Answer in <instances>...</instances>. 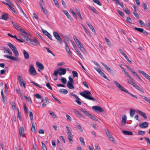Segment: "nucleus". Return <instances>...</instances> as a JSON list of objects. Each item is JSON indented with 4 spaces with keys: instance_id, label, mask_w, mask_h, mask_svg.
<instances>
[{
    "instance_id": "51",
    "label": "nucleus",
    "mask_w": 150,
    "mask_h": 150,
    "mask_svg": "<svg viewBox=\"0 0 150 150\" xmlns=\"http://www.w3.org/2000/svg\"><path fill=\"white\" fill-rule=\"evenodd\" d=\"M79 140L80 142L82 143L83 145H85V143L83 138L82 137H81L79 138Z\"/></svg>"
},
{
    "instance_id": "11",
    "label": "nucleus",
    "mask_w": 150,
    "mask_h": 150,
    "mask_svg": "<svg viewBox=\"0 0 150 150\" xmlns=\"http://www.w3.org/2000/svg\"><path fill=\"white\" fill-rule=\"evenodd\" d=\"M58 70L59 71V74L60 76L65 74L66 73V70L64 68H60L58 69Z\"/></svg>"
},
{
    "instance_id": "12",
    "label": "nucleus",
    "mask_w": 150,
    "mask_h": 150,
    "mask_svg": "<svg viewBox=\"0 0 150 150\" xmlns=\"http://www.w3.org/2000/svg\"><path fill=\"white\" fill-rule=\"evenodd\" d=\"M148 123L146 122H143L139 125L140 127L144 128L147 127L148 126Z\"/></svg>"
},
{
    "instance_id": "59",
    "label": "nucleus",
    "mask_w": 150,
    "mask_h": 150,
    "mask_svg": "<svg viewBox=\"0 0 150 150\" xmlns=\"http://www.w3.org/2000/svg\"><path fill=\"white\" fill-rule=\"evenodd\" d=\"M31 83H33L34 84L35 86H37L40 88H42V87L40 86L37 83L34 82L33 81H31L30 82Z\"/></svg>"
},
{
    "instance_id": "14",
    "label": "nucleus",
    "mask_w": 150,
    "mask_h": 150,
    "mask_svg": "<svg viewBox=\"0 0 150 150\" xmlns=\"http://www.w3.org/2000/svg\"><path fill=\"white\" fill-rule=\"evenodd\" d=\"M24 131V129L23 127H20L19 129V133L21 137H23Z\"/></svg>"
},
{
    "instance_id": "46",
    "label": "nucleus",
    "mask_w": 150,
    "mask_h": 150,
    "mask_svg": "<svg viewBox=\"0 0 150 150\" xmlns=\"http://www.w3.org/2000/svg\"><path fill=\"white\" fill-rule=\"evenodd\" d=\"M70 11H71V13L73 15V16L75 17V18L76 19H77V17L76 14L75 13L74 11L73 10L71 9Z\"/></svg>"
},
{
    "instance_id": "9",
    "label": "nucleus",
    "mask_w": 150,
    "mask_h": 150,
    "mask_svg": "<svg viewBox=\"0 0 150 150\" xmlns=\"http://www.w3.org/2000/svg\"><path fill=\"white\" fill-rule=\"evenodd\" d=\"M114 83L116 85L117 87L120 90L124 91V92H126L127 90L125 89L124 87L122 86L121 85H120L118 82H117L116 81H114Z\"/></svg>"
},
{
    "instance_id": "33",
    "label": "nucleus",
    "mask_w": 150,
    "mask_h": 150,
    "mask_svg": "<svg viewBox=\"0 0 150 150\" xmlns=\"http://www.w3.org/2000/svg\"><path fill=\"white\" fill-rule=\"evenodd\" d=\"M23 34H20L21 36H20V38H21L22 40H21L20 39L17 38V37H16V38L15 39L18 42H24V41L23 40V39L22 38V37H23V38H24L23 36H22ZM19 35H20V34H19Z\"/></svg>"
},
{
    "instance_id": "44",
    "label": "nucleus",
    "mask_w": 150,
    "mask_h": 150,
    "mask_svg": "<svg viewBox=\"0 0 150 150\" xmlns=\"http://www.w3.org/2000/svg\"><path fill=\"white\" fill-rule=\"evenodd\" d=\"M44 48L46 49L47 50V52H48L51 53L53 56H55V55L52 53V51L49 50V48L46 47H44Z\"/></svg>"
},
{
    "instance_id": "13",
    "label": "nucleus",
    "mask_w": 150,
    "mask_h": 150,
    "mask_svg": "<svg viewBox=\"0 0 150 150\" xmlns=\"http://www.w3.org/2000/svg\"><path fill=\"white\" fill-rule=\"evenodd\" d=\"M65 43L66 44L65 49L66 50V51L68 52V55L70 57H71L72 54H71V52L70 51V49L69 46H68L67 43L66 42H65Z\"/></svg>"
},
{
    "instance_id": "52",
    "label": "nucleus",
    "mask_w": 150,
    "mask_h": 150,
    "mask_svg": "<svg viewBox=\"0 0 150 150\" xmlns=\"http://www.w3.org/2000/svg\"><path fill=\"white\" fill-rule=\"evenodd\" d=\"M117 11L119 13V14L122 17H123L124 16V13L122 12L121 11H120L118 9L117 10Z\"/></svg>"
},
{
    "instance_id": "34",
    "label": "nucleus",
    "mask_w": 150,
    "mask_h": 150,
    "mask_svg": "<svg viewBox=\"0 0 150 150\" xmlns=\"http://www.w3.org/2000/svg\"><path fill=\"white\" fill-rule=\"evenodd\" d=\"M107 137L110 140L112 141L113 142H114L115 141V140L114 139L112 135L110 134L109 135H108Z\"/></svg>"
},
{
    "instance_id": "4",
    "label": "nucleus",
    "mask_w": 150,
    "mask_h": 150,
    "mask_svg": "<svg viewBox=\"0 0 150 150\" xmlns=\"http://www.w3.org/2000/svg\"><path fill=\"white\" fill-rule=\"evenodd\" d=\"M8 45L12 50L15 56L16 57H18L19 56V53L16 47L10 43H8Z\"/></svg>"
},
{
    "instance_id": "54",
    "label": "nucleus",
    "mask_w": 150,
    "mask_h": 150,
    "mask_svg": "<svg viewBox=\"0 0 150 150\" xmlns=\"http://www.w3.org/2000/svg\"><path fill=\"white\" fill-rule=\"evenodd\" d=\"M144 139H146L147 144L150 145V140L149 138L144 137Z\"/></svg>"
},
{
    "instance_id": "6",
    "label": "nucleus",
    "mask_w": 150,
    "mask_h": 150,
    "mask_svg": "<svg viewBox=\"0 0 150 150\" xmlns=\"http://www.w3.org/2000/svg\"><path fill=\"white\" fill-rule=\"evenodd\" d=\"M53 34L55 38L57 40V41L60 43H62L63 41L61 38L58 33L54 31L53 32Z\"/></svg>"
},
{
    "instance_id": "56",
    "label": "nucleus",
    "mask_w": 150,
    "mask_h": 150,
    "mask_svg": "<svg viewBox=\"0 0 150 150\" xmlns=\"http://www.w3.org/2000/svg\"><path fill=\"white\" fill-rule=\"evenodd\" d=\"M76 127L77 129L79 130V131L81 132H83V130L81 125H76Z\"/></svg>"
},
{
    "instance_id": "25",
    "label": "nucleus",
    "mask_w": 150,
    "mask_h": 150,
    "mask_svg": "<svg viewBox=\"0 0 150 150\" xmlns=\"http://www.w3.org/2000/svg\"><path fill=\"white\" fill-rule=\"evenodd\" d=\"M75 51H76V52L78 54V56L81 59H82L83 57V55L81 54L79 50V49H78V48L75 49Z\"/></svg>"
},
{
    "instance_id": "39",
    "label": "nucleus",
    "mask_w": 150,
    "mask_h": 150,
    "mask_svg": "<svg viewBox=\"0 0 150 150\" xmlns=\"http://www.w3.org/2000/svg\"><path fill=\"white\" fill-rule=\"evenodd\" d=\"M105 40L106 42L107 43V44L110 47H111V42L107 38H105Z\"/></svg>"
},
{
    "instance_id": "19",
    "label": "nucleus",
    "mask_w": 150,
    "mask_h": 150,
    "mask_svg": "<svg viewBox=\"0 0 150 150\" xmlns=\"http://www.w3.org/2000/svg\"><path fill=\"white\" fill-rule=\"evenodd\" d=\"M12 24L13 26L17 30H18V29L20 28V26L17 23L12 22Z\"/></svg>"
},
{
    "instance_id": "29",
    "label": "nucleus",
    "mask_w": 150,
    "mask_h": 150,
    "mask_svg": "<svg viewBox=\"0 0 150 150\" xmlns=\"http://www.w3.org/2000/svg\"><path fill=\"white\" fill-rule=\"evenodd\" d=\"M59 92L60 93H63L65 94H67L68 93V91L66 89H61L59 90Z\"/></svg>"
},
{
    "instance_id": "16",
    "label": "nucleus",
    "mask_w": 150,
    "mask_h": 150,
    "mask_svg": "<svg viewBox=\"0 0 150 150\" xmlns=\"http://www.w3.org/2000/svg\"><path fill=\"white\" fill-rule=\"evenodd\" d=\"M122 132L125 135H132L133 133L131 131H128L125 130H122Z\"/></svg>"
},
{
    "instance_id": "47",
    "label": "nucleus",
    "mask_w": 150,
    "mask_h": 150,
    "mask_svg": "<svg viewBox=\"0 0 150 150\" xmlns=\"http://www.w3.org/2000/svg\"><path fill=\"white\" fill-rule=\"evenodd\" d=\"M126 67L127 69L131 72L132 73H133L135 71L134 70H133L132 68H131L129 66L126 65Z\"/></svg>"
},
{
    "instance_id": "38",
    "label": "nucleus",
    "mask_w": 150,
    "mask_h": 150,
    "mask_svg": "<svg viewBox=\"0 0 150 150\" xmlns=\"http://www.w3.org/2000/svg\"><path fill=\"white\" fill-rule=\"evenodd\" d=\"M6 4L8 5L10 9L13 11L15 13H17V12L15 10L14 8L12 7L9 4H8L6 3Z\"/></svg>"
},
{
    "instance_id": "53",
    "label": "nucleus",
    "mask_w": 150,
    "mask_h": 150,
    "mask_svg": "<svg viewBox=\"0 0 150 150\" xmlns=\"http://www.w3.org/2000/svg\"><path fill=\"white\" fill-rule=\"evenodd\" d=\"M93 2L97 4L99 6H101L102 4L99 1V0H92Z\"/></svg>"
},
{
    "instance_id": "40",
    "label": "nucleus",
    "mask_w": 150,
    "mask_h": 150,
    "mask_svg": "<svg viewBox=\"0 0 150 150\" xmlns=\"http://www.w3.org/2000/svg\"><path fill=\"white\" fill-rule=\"evenodd\" d=\"M32 127H31V130L33 132H35V124L34 123V122H32Z\"/></svg>"
},
{
    "instance_id": "35",
    "label": "nucleus",
    "mask_w": 150,
    "mask_h": 150,
    "mask_svg": "<svg viewBox=\"0 0 150 150\" xmlns=\"http://www.w3.org/2000/svg\"><path fill=\"white\" fill-rule=\"evenodd\" d=\"M140 96L143 99H144L145 100L150 104V99H149L148 98L145 96L142 95H140Z\"/></svg>"
},
{
    "instance_id": "36",
    "label": "nucleus",
    "mask_w": 150,
    "mask_h": 150,
    "mask_svg": "<svg viewBox=\"0 0 150 150\" xmlns=\"http://www.w3.org/2000/svg\"><path fill=\"white\" fill-rule=\"evenodd\" d=\"M1 100L4 103L5 102V97L4 94L3 90L2 89L1 91Z\"/></svg>"
},
{
    "instance_id": "20",
    "label": "nucleus",
    "mask_w": 150,
    "mask_h": 150,
    "mask_svg": "<svg viewBox=\"0 0 150 150\" xmlns=\"http://www.w3.org/2000/svg\"><path fill=\"white\" fill-rule=\"evenodd\" d=\"M74 111L75 113L79 116L82 117L83 118H84V116L81 114L80 113H79V111L77 110H76L74 109Z\"/></svg>"
},
{
    "instance_id": "49",
    "label": "nucleus",
    "mask_w": 150,
    "mask_h": 150,
    "mask_svg": "<svg viewBox=\"0 0 150 150\" xmlns=\"http://www.w3.org/2000/svg\"><path fill=\"white\" fill-rule=\"evenodd\" d=\"M76 13L78 15V16H79L80 18L81 19V20H82L83 19V18L81 16L80 13V11L79 10H77L76 11Z\"/></svg>"
},
{
    "instance_id": "60",
    "label": "nucleus",
    "mask_w": 150,
    "mask_h": 150,
    "mask_svg": "<svg viewBox=\"0 0 150 150\" xmlns=\"http://www.w3.org/2000/svg\"><path fill=\"white\" fill-rule=\"evenodd\" d=\"M138 134L140 135H143L145 134V132L143 131H139L138 132Z\"/></svg>"
},
{
    "instance_id": "8",
    "label": "nucleus",
    "mask_w": 150,
    "mask_h": 150,
    "mask_svg": "<svg viewBox=\"0 0 150 150\" xmlns=\"http://www.w3.org/2000/svg\"><path fill=\"white\" fill-rule=\"evenodd\" d=\"M92 108L96 112L98 111L100 112H104V110L100 106H93L92 107Z\"/></svg>"
},
{
    "instance_id": "15",
    "label": "nucleus",
    "mask_w": 150,
    "mask_h": 150,
    "mask_svg": "<svg viewBox=\"0 0 150 150\" xmlns=\"http://www.w3.org/2000/svg\"><path fill=\"white\" fill-rule=\"evenodd\" d=\"M137 113L144 117L145 119H147V116H146V114L145 113L138 110H137Z\"/></svg>"
},
{
    "instance_id": "30",
    "label": "nucleus",
    "mask_w": 150,
    "mask_h": 150,
    "mask_svg": "<svg viewBox=\"0 0 150 150\" xmlns=\"http://www.w3.org/2000/svg\"><path fill=\"white\" fill-rule=\"evenodd\" d=\"M134 29L140 33H142L143 32V30H144V29L143 28H137L136 27H134Z\"/></svg>"
},
{
    "instance_id": "41",
    "label": "nucleus",
    "mask_w": 150,
    "mask_h": 150,
    "mask_svg": "<svg viewBox=\"0 0 150 150\" xmlns=\"http://www.w3.org/2000/svg\"><path fill=\"white\" fill-rule=\"evenodd\" d=\"M24 97L25 98L26 100L29 103L31 104L32 103L31 100L30 98L25 96H24Z\"/></svg>"
},
{
    "instance_id": "48",
    "label": "nucleus",
    "mask_w": 150,
    "mask_h": 150,
    "mask_svg": "<svg viewBox=\"0 0 150 150\" xmlns=\"http://www.w3.org/2000/svg\"><path fill=\"white\" fill-rule=\"evenodd\" d=\"M72 73L73 75V76L74 77H77L78 76V74L76 71H72Z\"/></svg>"
},
{
    "instance_id": "24",
    "label": "nucleus",
    "mask_w": 150,
    "mask_h": 150,
    "mask_svg": "<svg viewBox=\"0 0 150 150\" xmlns=\"http://www.w3.org/2000/svg\"><path fill=\"white\" fill-rule=\"evenodd\" d=\"M63 13L66 15L67 17L69 19L71 20V16L68 13L67 11L66 10H64L63 11Z\"/></svg>"
},
{
    "instance_id": "7",
    "label": "nucleus",
    "mask_w": 150,
    "mask_h": 150,
    "mask_svg": "<svg viewBox=\"0 0 150 150\" xmlns=\"http://www.w3.org/2000/svg\"><path fill=\"white\" fill-rule=\"evenodd\" d=\"M4 57H5L9 59L12 60H13L19 62L20 61V59L18 57H14L13 56H11V55H4Z\"/></svg>"
},
{
    "instance_id": "23",
    "label": "nucleus",
    "mask_w": 150,
    "mask_h": 150,
    "mask_svg": "<svg viewBox=\"0 0 150 150\" xmlns=\"http://www.w3.org/2000/svg\"><path fill=\"white\" fill-rule=\"evenodd\" d=\"M127 121V117L126 115H123L122 116V120L121 121V122L122 123H124V125L125 124L126 122Z\"/></svg>"
},
{
    "instance_id": "1",
    "label": "nucleus",
    "mask_w": 150,
    "mask_h": 150,
    "mask_svg": "<svg viewBox=\"0 0 150 150\" xmlns=\"http://www.w3.org/2000/svg\"><path fill=\"white\" fill-rule=\"evenodd\" d=\"M79 94L81 96L86 99L93 101H96L95 99L91 96V92L89 91H83V92H80Z\"/></svg>"
},
{
    "instance_id": "2",
    "label": "nucleus",
    "mask_w": 150,
    "mask_h": 150,
    "mask_svg": "<svg viewBox=\"0 0 150 150\" xmlns=\"http://www.w3.org/2000/svg\"><path fill=\"white\" fill-rule=\"evenodd\" d=\"M22 36H23L24 38L27 41H29L30 42V43L32 45L37 46L40 45L39 42L36 38H34L33 39H32L29 38L28 36L24 34H23Z\"/></svg>"
},
{
    "instance_id": "45",
    "label": "nucleus",
    "mask_w": 150,
    "mask_h": 150,
    "mask_svg": "<svg viewBox=\"0 0 150 150\" xmlns=\"http://www.w3.org/2000/svg\"><path fill=\"white\" fill-rule=\"evenodd\" d=\"M108 72L110 73L113 75H114V71L112 69H111L110 68L107 70Z\"/></svg>"
},
{
    "instance_id": "26",
    "label": "nucleus",
    "mask_w": 150,
    "mask_h": 150,
    "mask_svg": "<svg viewBox=\"0 0 150 150\" xmlns=\"http://www.w3.org/2000/svg\"><path fill=\"white\" fill-rule=\"evenodd\" d=\"M8 18V14L7 13L4 14L2 15V17H1V19H2L4 20H6Z\"/></svg>"
},
{
    "instance_id": "31",
    "label": "nucleus",
    "mask_w": 150,
    "mask_h": 150,
    "mask_svg": "<svg viewBox=\"0 0 150 150\" xmlns=\"http://www.w3.org/2000/svg\"><path fill=\"white\" fill-rule=\"evenodd\" d=\"M135 111L132 109H130V115L131 117H133L135 114Z\"/></svg>"
},
{
    "instance_id": "50",
    "label": "nucleus",
    "mask_w": 150,
    "mask_h": 150,
    "mask_svg": "<svg viewBox=\"0 0 150 150\" xmlns=\"http://www.w3.org/2000/svg\"><path fill=\"white\" fill-rule=\"evenodd\" d=\"M38 36L39 38L41 39L44 43L46 44H49L48 43H47L46 41L40 35L38 34Z\"/></svg>"
},
{
    "instance_id": "43",
    "label": "nucleus",
    "mask_w": 150,
    "mask_h": 150,
    "mask_svg": "<svg viewBox=\"0 0 150 150\" xmlns=\"http://www.w3.org/2000/svg\"><path fill=\"white\" fill-rule=\"evenodd\" d=\"M60 80L64 84H65L67 83V79L63 77H61Z\"/></svg>"
},
{
    "instance_id": "5",
    "label": "nucleus",
    "mask_w": 150,
    "mask_h": 150,
    "mask_svg": "<svg viewBox=\"0 0 150 150\" xmlns=\"http://www.w3.org/2000/svg\"><path fill=\"white\" fill-rule=\"evenodd\" d=\"M29 71L31 75L33 76H35L36 75L37 72L33 65H30Z\"/></svg>"
},
{
    "instance_id": "27",
    "label": "nucleus",
    "mask_w": 150,
    "mask_h": 150,
    "mask_svg": "<svg viewBox=\"0 0 150 150\" xmlns=\"http://www.w3.org/2000/svg\"><path fill=\"white\" fill-rule=\"evenodd\" d=\"M99 74L105 79L108 80V81H110V79H108L103 72L101 71L100 72Z\"/></svg>"
},
{
    "instance_id": "37",
    "label": "nucleus",
    "mask_w": 150,
    "mask_h": 150,
    "mask_svg": "<svg viewBox=\"0 0 150 150\" xmlns=\"http://www.w3.org/2000/svg\"><path fill=\"white\" fill-rule=\"evenodd\" d=\"M18 79L20 85H21V82H22L23 81L22 76H19Z\"/></svg>"
},
{
    "instance_id": "28",
    "label": "nucleus",
    "mask_w": 150,
    "mask_h": 150,
    "mask_svg": "<svg viewBox=\"0 0 150 150\" xmlns=\"http://www.w3.org/2000/svg\"><path fill=\"white\" fill-rule=\"evenodd\" d=\"M130 79V80L127 79V80L129 83L132 85L133 86L134 85V83L133 82V81L134 80V79L132 77V79L129 78Z\"/></svg>"
},
{
    "instance_id": "58",
    "label": "nucleus",
    "mask_w": 150,
    "mask_h": 150,
    "mask_svg": "<svg viewBox=\"0 0 150 150\" xmlns=\"http://www.w3.org/2000/svg\"><path fill=\"white\" fill-rule=\"evenodd\" d=\"M29 116L30 120L32 121L33 120V113L31 112H29Z\"/></svg>"
},
{
    "instance_id": "57",
    "label": "nucleus",
    "mask_w": 150,
    "mask_h": 150,
    "mask_svg": "<svg viewBox=\"0 0 150 150\" xmlns=\"http://www.w3.org/2000/svg\"><path fill=\"white\" fill-rule=\"evenodd\" d=\"M124 74L128 78H131L132 79V77L129 75L127 71H125L124 72Z\"/></svg>"
},
{
    "instance_id": "55",
    "label": "nucleus",
    "mask_w": 150,
    "mask_h": 150,
    "mask_svg": "<svg viewBox=\"0 0 150 150\" xmlns=\"http://www.w3.org/2000/svg\"><path fill=\"white\" fill-rule=\"evenodd\" d=\"M42 148L43 150H47V148L45 145L42 142Z\"/></svg>"
},
{
    "instance_id": "62",
    "label": "nucleus",
    "mask_w": 150,
    "mask_h": 150,
    "mask_svg": "<svg viewBox=\"0 0 150 150\" xmlns=\"http://www.w3.org/2000/svg\"><path fill=\"white\" fill-rule=\"evenodd\" d=\"M18 8L20 10V12L22 13L24 16H26V15L25 14V13L23 9L20 6H18Z\"/></svg>"
},
{
    "instance_id": "18",
    "label": "nucleus",
    "mask_w": 150,
    "mask_h": 150,
    "mask_svg": "<svg viewBox=\"0 0 150 150\" xmlns=\"http://www.w3.org/2000/svg\"><path fill=\"white\" fill-rule=\"evenodd\" d=\"M23 53L25 58L26 59H28L29 58V55L28 53L24 50H23Z\"/></svg>"
},
{
    "instance_id": "42",
    "label": "nucleus",
    "mask_w": 150,
    "mask_h": 150,
    "mask_svg": "<svg viewBox=\"0 0 150 150\" xmlns=\"http://www.w3.org/2000/svg\"><path fill=\"white\" fill-rule=\"evenodd\" d=\"M133 74L135 76H137V77L138 79L140 81H142V79H141L139 77V76L138 75L137 73L135 72V71H134L133 73Z\"/></svg>"
},
{
    "instance_id": "63",
    "label": "nucleus",
    "mask_w": 150,
    "mask_h": 150,
    "mask_svg": "<svg viewBox=\"0 0 150 150\" xmlns=\"http://www.w3.org/2000/svg\"><path fill=\"white\" fill-rule=\"evenodd\" d=\"M35 96L36 98L38 99H42V96L38 94H36L35 95Z\"/></svg>"
},
{
    "instance_id": "32",
    "label": "nucleus",
    "mask_w": 150,
    "mask_h": 150,
    "mask_svg": "<svg viewBox=\"0 0 150 150\" xmlns=\"http://www.w3.org/2000/svg\"><path fill=\"white\" fill-rule=\"evenodd\" d=\"M87 25L92 30V31L93 33H95V30L94 29L93 27L91 25V24L90 23H88L87 24Z\"/></svg>"
},
{
    "instance_id": "64",
    "label": "nucleus",
    "mask_w": 150,
    "mask_h": 150,
    "mask_svg": "<svg viewBox=\"0 0 150 150\" xmlns=\"http://www.w3.org/2000/svg\"><path fill=\"white\" fill-rule=\"evenodd\" d=\"M127 21L128 23H131L132 20L129 17H128L127 18Z\"/></svg>"
},
{
    "instance_id": "3",
    "label": "nucleus",
    "mask_w": 150,
    "mask_h": 150,
    "mask_svg": "<svg viewBox=\"0 0 150 150\" xmlns=\"http://www.w3.org/2000/svg\"><path fill=\"white\" fill-rule=\"evenodd\" d=\"M80 110L85 115L88 117L90 119H92L95 121H98V120L96 119L94 116L89 113L85 109L80 108Z\"/></svg>"
},
{
    "instance_id": "17",
    "label": "nucleus",
    "mask_w": 150,
    "mask_h": 150,
    "mask_svg": "<svg viewBox=\"0 0 150 150\" xmlns=\"http://www.w3.org/2000/svg\"><path fill=\"white\" fill-rule=\"evenodd\" d=\"M36 64L39 69L41 70H43L44 69V66L42 64L38 62H36Z\"/></svg>"
},
{
    "instance_id": "22",
    "label": "nucleus",
    "mask_w": 150,
    "mask_h": 150,
    "mask_svg": "<svg viewBox=\"0 0 150 150\" xmlns=\"http://www.w3.org/2000/svg\"><path fill=\"white\" fill-rule=\"evenodd\" d=\"M18 30L19 31H20L22 33L24 34H26V35H28L29 36L30 35V34L29 33H28L25 32V31L21 27H20V28H19L18 29Z\"/></svg>"
},
{
    "instance_id": "21",
    "label": "nucleus",
    "mask_w": 150,
    "mask_h": 150,
    "mask_svg": "<svg viewBox=\"0 0 150 150\" xmlns=\"http://www.w3.org/2000/svg\"><path fill=\"white\" fill-rule=\"evenodd\" d=\"M67 86L70 89H72L74 88V86L73 85V84L69 83V82H67Z\"/></svg>"
},
{
    "instance_id": "10",
    "label": "nucleus",
    "mask_w": 150,
    "mask_h": 150,
    "mask_svg": "<svg viewBox=\"0 0 150 150\" xmlns=\"http://www.w3.org/2000/svg\"><path fill=\"white\" fill-rule=\"evenodd\" d=\"M138 72L141 73L146 79L149 80H150V76L148 74L146 73L144 71H141L140 70H138Z\"/></svg>"
},
{
    "instance_id": "61",
    "label": "nucleus",
    "mask_w": 150,
    "mask_h": 150,
    "mask_svg": "<svg viewBox=\"0 0 150 150\" xmlns=\"http://www.w3.org/2000/svg\"><path fill=\"white\" fill-rule=\"evenodd\" d=\"M101 63L102 64L104 67L107 70H108L110 67H108L107 65L103 63V62H101Z\"/></svg>"
}]
</instances>
